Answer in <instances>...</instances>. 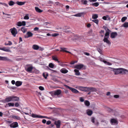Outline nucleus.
<instances>
[{"label":"nucleus","mask_w":128,"mask_h":128,"mask_svg":"<svg viewBox=\"0 0 128 128\" xmlns=\"http://www.w3.org/2000/svg\"><path fill=\"white\" fill-rule=\"evenodd\" d=\"M103 28L106 31V33L105 34L104 38L103 40V41L104 42L110 45L111 44V42L108 40V38H109L110 33L111 32V31L106 26H104L103 27Z\"/></svg>","instance_id":"1"},{"label":"nucleus","mask_w":128,"mask_h":128,"mask_svg":"<svg viewBox=\"0 0 128 128\" xmlns=\"http://www.w3.org/2000/svg\"><path fill=\"white\" fill-rule=\"evenodd\" d=\"M19 100V97L16 96H12L6 97L5 99L2 100V102L4 103H6L11 101H18Z\"/></svg>","instance_id":"2"},{"label":"nucleus","mask_w":128,"mask_h":128,"mask_svg":"<svg viewBox=\"0 0 128 128\" xmlns=\"http://www.w3.org/2000/svg\"><path fill=\"white\" fill-rule=\"evenodd\" d=\"M50 94L52 96H58L61 93V90H58L56 91L51 92Z\"/></svg>","instance_id":"3"},{"label":"nucleus","mask_w":128,"mask_h":128,"mask_svg":"<svg viewBox=\"0 0 128 128\" xmlns=\"http://www.w3.org/2000/svg\"><path fill=\"white\" fill-rule=\"evenodd\" d=\"M64 86L66 88H68L70 90H71L73 92L76 94H77L79 92V91H78L75 88L70 87L69 86H68L67 85L65 84L64 85Z\"/></svg>","instance_id":"4"},{"label":"nucleus","mask_w":128,"mask_h":128,"mask_svg":"<svg viewBox=\"0 0 128 128\" xmlns=\"http://www.w3.org/2000/svg\"><path fill=\"white\" fill-rule=\"evenodd\" d=\"M32 116L34 118H46L48 119H50V118L46 116H39L38 115H36L34 114H32Z\"/></svg>","instance_id":"5"},{"label":"nucleus","mask_w":128,"mask_h":128,"mask_svg":"<svg viewBox=\"0 0 128 128\" xmlns=\"http://www.w3.org/2000/svg\"><path fill=\"white\" fill-rule=\"evenodd\" d=\"M10 30L11 31V32L12 35L14 37H15L16 34L18 33L17 30L15 28H11L10 29Z\"/></svg>","instance_id":"6"},{"label":"nucleus","mask_w":128,"mask_h":128,"mask_svg":"<svg viewBox=\"0 0 128 128\" xmlns=\"http://www.w3.org/2000/svg\"><path fill=\"white\" fill-rule=\"evenodd\" d=\"M0 60L4 61H7L11 62H12V60L8 58L7 57H6L0 56Z\"/></svg>","instance_id":"7"},{"label":"nucleus","mask_w":128,"mask_h":128,"mask_svg":"<svg viewBox=\"0 0 128 128\" xmlns=\"http://www.w3.org/2000/svg\"><path fill=\"white\" fill-rule=\"evenodd\" d=\"M118 34L116 32H112L110 34V37L112 38H115L117 36Z\"/></svg>","instance_id":"8"},{"label":"nucleus","mask_w":128,"mask_h":128,"mask_svg":"<svg viewBox=\"0 0 128 128\" xmlns=\"http://www.w3.org/2000/svg\"><path fill=\"white\" fill-rule=\"evenodd\" d=\"M121 68H114L113 70V71L114 73L115 74H120Z\"/></svg>","instance_id":"9"},{"label":"nucleus","mask_w":128,"mask_h":128,"mask_svg":"<svg viewBox=\"0 0 128 128\" xmlns=\"http://www.w3.org/2000/svg\"><path fill=\"white\" fill-rule=\"evenodd\" d=\"M84 66V65L83 64H80L76 65L75 66L74 68L77 69V70H80Z\"/></svg>","instance_id":"10"},{"label":"nucleus","mask_w":128,"mask_h":128,"mask_svg":"<svg viewBox=\"0 0 128 128\" xmlns=\"http://www.w3.org/2000/svg\"><path fill=\"white\" fill-rule=\"evenodd\" d=\"M10 126L11 128H15L18 126V122H13L10 124Z\"/></svg>","instance_id":"11"},{"label":"nucleus","mask_w":128,"mask_h":128,"mask_svg":"<svg viewBox=\"0 0 128 128\" xmlns=\"http://www.w3.org/2000/svg\"><path fill=\"white\" fill-rule=\"evenodd\" d=\"M26 35L24 36V37L25 38H28L32 37L33 35V34L30 32H28L26 33Z\"/></svg>","instance_id":"12"},{"label":"nucleus","mask_w":128,"mask_h":128,"mask_svg":"<svg viewBox=\"0 0 128 128\" xmlns=\"http://www.w3.org/2000/svg\"><path fill=\"white\" fill-rule=\"evenodd\" d=\"M55 124L57 128H60V120H58L57 122H55Z\"/></svg>","instance_id":"13"},{"label":"nucleus","mask_w":128,"mask_h":128,"mask_svg":"<svg viewBox=\"0 0 128 128\" xmlns=\"http://www.w3.org/2000/svg\"><path fill=\"white\" fill-rule=\"evenodd\" d=\"M70 27L67 26H65L64 27L63 29V31L65 32L66 33H68L70 32L68 30V29L70 28Z\"/></svg>","instance_id":"14"},{"label":"nucleus","mask_w":128,"mask_h":128,"mask_svg":"<svg viewBox=\"0 0 128 128\" xmlns=\"http://www.w3.org/2000/svg\"><path fill=\"white\" fill-rule=\"evenodd\" d=\"M125 71L128 72V71L125 69L121 68L120 74H125L126 73Z\"/></svg>","instance_id":"15"},{"label":"nucleus","mask_w":128,"mask_h":128,"mask_svg":"<svg viewBox=\"0 0 128 128\" xmlns=\"http://www.w3.org/2000/svg\"><path fill=\"white\" fill-rule=\"evenodd\" d=\"M22 84V82L19 81L16 82L15 83V85L17 86H21Z\"/></svg>","instance_id":"16"},{"label":"nucleus","mask_w":128,"mask_h":128,"mask_svg":"<svg viewBox=\"0 0 128 128\" xmlns=\"http://www.w3.org/2000/svg\"><path fill=\"white\" fill-rule=\"evenodd\" d=\"M93 113V112L92 110L88 109L86 110V114L89 116H91Z\"/></svg>","instance_id":"17"},{"label":"nucleus","mask_w":128,"mask_h":128,"mask_svg":"<svg viewBox=\"0 0 128 128\" xmlns=\"http://www.w3.org/2000/svg\"><path fill=\"white\" fill-rule=\"evenodd\" d=\"M26 3V2H19L17 1L16 2V4L19 6H21L24 5Z\"/></svg>","instance_id":"18"},{"label":"nucleus","mask_w":128,"mask_h":128,"mask_svg":"<svg viewBox=\"0 0 128 128\" xmlns=\"http://www.w3.org/2000/svg\"><path fill=\"white\" fill-rule=\"evenodd\" d=\"M60 72L62 73L66 74L68 72V70L65 68H63L60 70Z\"/></svg>","instance_id":"19"},{"label":"nucleus","mask_w":128,"mask_h":128,"mask_svg":"<svg viewBox=\"0 0 128 128\" xmlns=\"http://www.w3.org/2000/svg\"><path fill=\"white\" fill-rule=\"evenodd\" d=\"M60 49L61 50H60V52H66L67 53H69L70 54H71V52L68 51L66 50H65L66 49V48H60Z\"/></svg>","instance_id":"20"},{"label":"nucleus","mask_w":128,"mask_h":128,"mask_svg":"<svg viewBox=\"0 0 128 128\" xmlns=\"http://www.w3.org/2000/svg\"><path fill=\"white\" fill-rule=\"evenodd\" d=\"M74 71L75 72V74L76 76H80V73L79 72V70L77 69H75Z\"/></svg>","instance_id":"21"},{"label":"nucleus","mask_w":128,"mask_h":128,"mask_svg":"<svg viewBox=\"0 0 128 128\" xmlns=\"http://www.w3.org/2000/svg\"><path fill=\"white\" fill-rule=\"evenodd\" d=\"M36 11L40 13L42 12V10L39 8L38 7H36L35 8Z\"/></svg>","instance_id":"22"},{"label":"nucleus","mask_w":128,"mask_h":128,"mask_svg":"<svg viewBox=\"0 0 128 128\" xmlns=\"http://www.w3.org/2000/svg\"><path fill=\"white\" fill-rule=\"evenodd\" d=\"M85 87L82 86H79L78 87V88L80 90L82 91L85 92Z\"/></svg>","instance_id":"23"},{"label":"nucleus","mask_w":128,"mask_h":128,"mask_svg":"<svg viewBox=\"0 0 128 128\" xmlns=\"http://www.w3.org/2000/svg\"><path fill=\"white\" fill-rule=\"evenodd\" d=\"M52 58L53 60L57 61L58 62H60L58 61L57 56H52Z\"/></svg>","instance_id":"24"},{"label":"nucleus","mask_w":128,"mask_h":128,"mask_svg":"<svg viewBox=\"0 0 128 128\" xmlns=\"http://www.w3.org/2000/svg\"><path fill=\"white\" fill-rule=\"evenodd\" d=\"M32 48L34 50H38L39 48V47L38 45L34 44Z\"/></svg>","instance_id":"25"},{"label":"nucleus","mask_w":128,"mask_h":128,"mask_svg":"<svg viewBox=\"0 0 128 128\" xmlns=\"http://www.w3.org/2000/svg\"><path fill=\"white\" fill-rule=\"evenodd\" d=\"M21 30L23 33H25L27 31L26 28H25L24 27H22L21 29Z\"/></svg>","instance_id":"26"},{"label":"nucleus","mask_w":128,"mask_h":128,"mask_svg":"<svg viewBox=\"0 0 128 128\" xmlns=\"http://www.w3.org/2000/svg\"><path fill=\"white\" fill-rule=\"evenodd\" d=\"M33 69V67L32 66H30L28 67L26 70V71L28 72H31Z\"/></svg>","instance_id":"27"},{"label":"nucleus","mask_w":128,"mask_h":128,"mask_svg":"<svg viewBox=\"0 0 128 128\" xmlns=\"http://www.w3.org/2000/svg\"><path fill=\"white\" fill-rule=\"evenodd\" d=\"M90 90L91 92H95L97 90L96 88L92 87H90Z\"/></svg>","instance_id":"28"},{"label":"nucleus","mask_w":128,"mask_h":128,"mask_svg":"<svg viewBox=\"0 0 128 128\" xmlns=\"http://www.w3.org/2000/svg\"><path fill=\"white\" fill-rule=\"evenodd\" d=\"M12 118L14 119H16L17 120H20V118L18 116H12Z\"/></svg>","instance_id":"29"},{"label":"nucleus","mask_w":128,"mask_h":128,"mask_svg":"<svg viewBox=\"0 0 128 128\" xmlns=\"http://www.w3.org/2000/svg\"><path fill=\"white\" fill-rule=\"evenodd\" d=\"M84 14V12H81L80 13L78 14H76L75 15V16H78V17H80L81 16L82 14Z\"/></svg>","instance_id":"30"},{"label":"nucleus","mask_w":128,"mask_h":128,"mask_svg":"<svg viewBox=\"0 0 128 128\" xmlns=\"http://www.w3.org/2000/svg\"><path fill=\"white\" fill-rule=\"evenodd\" d=\"M84 103L85 105L87 106H89L90 104V102L87 100H86L85 101Z\"/></svg>","instance_id":"31"},{"label":"nucleus","mask_w":128,"mask_h":128,"mask_svg":"<svg viewBox=\"0 0 128 128\" xmlns=\"http://www.w3.org/2000/svg\"><path fill=\"white\" fill-rule=\"evenodd\" d=\"M91 5L92 6H95V7H97L99 5V4L98 2H96L94 3H92V4Z\"/></svg>","instance_id":"32"},{"label":"nucleus","mask_w":128,"mask_h":128,"mask_svg":"<svg viewBox=\"0 0 128 128\" xmlns=\"http://www.w3.org/2000/svg\"><path fill=\"white\" fill-rule=\"evenodd\" d=\"M98 17V15L96 14H94L92 15V18L93 19H96Z\"/></svg>","instance_id":"33"},{"label":"nucleus","mask_w":128,"mask_h":128,"mask_svg":"<svg viewBox=\"0 0 128 128\" xmlns=\"http://www.w3.org/2000/svg\"><path fill=\"white\" fill-rule=\"evenodd\" d=\"M81 2L82 3L84 4H87L88 2V1L86 0H81Z\"/></svg>","instance_id":"34"},{"label":"nucleus","mask_w":128,"mask_h":128,"mask_svg":"<svg viewBox=\"0 0 128 128\" xmlns=\"http://www.w3.org/2000/svg\"><path fill=\"white\" fill-rule=\"evenodd\" d=\"M8 43H5L4 44L6 46H8V45H9V46H10L12 44V42L10 41H8Z\"/></svg>","instance_id":"35"},{"label":"nucleus","mask_w":128,"mask_h":128,"mask_svg":"<svg viewBox=\"0 0 128 128\" xmlns=\"http://www.w3.org/2000/svg\"><path fill=\"white\" fill-rule=\"evenodd\" d=\"M8 4L10 6H12L14 4V2L12 1H10L9 2Z\"/></svg>","instance_id":"36"},{"label":"nucleus","mask_w":128,"mask_h":128,"mask_svg":"<svg viewBox=\"0 0 128 128\" xmlns=\"http://www.w3.org/2000/svg\"><path fill=\"white\" fill-rule=\"evenodd\" d=\"M110 122L112 123H116L117 122V120L114 119H112L110 120Z\"/></svg>","instance_id":"37"},{"label":"nucleus","mask_w":128,"mask_h":128,"mask_svg":"<svg viewBox=\"0 0 128 128\" xmlns=\"http://www.w3.org/2000/svg\"><path fill=\"white\" fill-rule=\"evenodd\" d=\"M123 26L124 28H127L128 27V22H126L123 24Z\"/></svg>","instance_id":"38"},{"label":"nucleus","mask_w":128,"mask_h":128,"mask_svg":"<svg viewBox=\"0 0 128 128\" xmlns=\"http://www.w3.org/2000/svg\"><path fill=\"white\" fill-rule=\"evenodd\" d=\"M97 50L101 54H102V50L99 48H98L97 49Z\"/></svg>","instance_id":"39"},{"label":"nucleus","mask_w":128,"mask_h":128,"mask_svg":"<svg viewBox=\"0 0 128 128\" xmlns=\"http://www.w3.org/2000/svg\"><path fill=\"white\" fill-rule=\"evenodd\" d=\"M92 21L96 23L97 24H98L99 21L98 19H95L94 20H92Z\"/></svg>","instance_id":"40"},{"label":"nucleus","mask_w":128,"mask_h":128,"mask_svg":"<svg viewBox=\"0 0 128 128\" xmlns=\"http://www.w3.org/2000/svg\"><path fill=\"white\" fill-rule=\"evenodd\" d=\"M28 16V14H26L24 16V19L25 20H28L29 19Z\"/></svg>","instance_id":"41"},{"label":"nucleus","mask_w":128,"mask_h":128,"mask_svg":"<svg viewBox=\"0 0 128 128\" xmlns=\"http://www.w3.org/2000/svg\"><path fill=\"white\" fill-rule=\"evenodd\" d=\"M51 68H53L54 67V65L52 63H50L48 65Z\"/></svg>","instance_id":"42"},{"label":"nucleus","mask_w":128,"mask_h":128,"mask_svg":"<svg viewBox=\"0 0 128 128\" xmlns=\"http://www.w3.org/2000/svg\"><path fill=\"white\" fill-rule=\"evenodd\" d=\"M127 19V17L126 16H124L122 17L121 19V21L122 22H124Z\"/></svg>","instance_id":"43"},{"label":"nucleus","mask_w":128,"mask_h":128,"mask_svg":"<svg viewBox=\"0 0 128 128\" xmlns=\"http://www.w3.org/2000/svg\"><path fill=\"white\" fill-rule=\"evenodd\" d=\"M22 22L19 21L17 22L16 25L18 26H22Z\"/></svg>","instance_id":"44"},{"label":"nucleus","mask_w":128,"mask_h":128,"mask_svg":"<svg viewBox=\"0 0 128 128\" xmlns=\"http://www.w3.org/2000/svg\"><path fill=\"white\" fill-rule=\"evenodd\" d=\"M48 76V74H46L45 73H43V76L46 79L47 78V77Z\"/></svg>","instance_id":"45"},{"label":"nucleus","mask_w":128,"mask_h":128,"mask_svg":"<svg viewBox=\"0 0 128 128\" xmlns=\"http://www.w3.org/2000/svg\"><path fill=\"white\" fill-rule=\"evenodd\" d=\"M8 105L9 106H14V104L13 103L9 102L8 103Z\"/></svg>","instance_id":"46"},{"label":"nucleus","mask_w":128,"mask_h":128,"mask_svg":"<svg viewBox=\"0 0 128 128\" xmlns=\"http://www.w3.org/2000/svg\"><path fill=\"white\" fill-rule=\"evenodd\" d=\"M85 92H86L88 91H90V87H85Z\"/></svg>","instance_id":"47"},{"label":"nucleus","mask_w":128,"mask_h":128,"mask_svg":"<svg viewBox=\"0 0 128 128\" xmlns=\"http://www.w3.org/2000/svg\"><path fill=\"white\" fill-rule=\"evenodd\" d=\"M0 50L6 52H8V49H6L5 48H0Z\"/></svg>","instance_id":"48"},{"label":"nucleus","mask_w":128,"mask_h":128,"mask_svg":"<svg viewBox=\"0 0 128 128\" xmlns=\"http://www.w3.org/2000/svg\"><path fill=\"white\" fill-rule=\"evenodd\" d=\"M0 4H2L3 5H4V6H5L7 7H8V4L6 3H2V2H0Z\"/></svg>","instance_id":"49"},{"label":"nucleus","mask_w":128,"mask_h":128,"mask_svg":"<svg viewBox=\"0 0 128 128\" xmlns=\"http://www.w3.org/2000/svg\"><path fill=\"white\" fill-rule=\"evenodd\" d=\"M39 89L41 90H44V88L42 86H40L39 87Z\"/></svg>","instance_id":"50"},{"label":"nucleus","mask_w":128,"mask_h":128,"mask_svg":"<svg viewBox=\"0 0 128 128\" xmlns=\"http://www.w3.org/2000/svg\"><path fill=\"white\" fill-rule=\"evenodd\" d=\"M22 26H25L26 24V22L24 21H22Z\"/></svg>","instance_id":"51"},{"label":"nucleus","mask_w":128,"mask_h":128,"mask_svg":"<svg viewBox=\"0 0 128 128\" xmlns=\"http://www.w3.org/2000/svg\"><path fill=\"white\" fill-rule=\"evenodd\" d=\"M80 101L82 102H83L84 101V98L82 97H81L80 98Z\"/></svg>","instance_id":"52"},{"label":"nucleus","mask_w":128,"mask_h":128,"mask_svg":"<svg viewBox=\"0 0 128 128\" xmlns=\"http://www.w3.org/2000/svg\"><path fill=\"white\" fill-rule=\"evenodd\" d=\"M20 106V104L18 102H16L15 104V106L16 107H18Z\"/></svg>","instance_id":"53"},{"label":"nucleus","mask_w":128,"mask_h":128,"mask_svg":"<svg viewBox=\"0 0 128 128\" xmlns=\"http://www.w3.org/2000/svg\"><path fill=\"white\" fill-rule=\"evenodd\" d=\"M95 118L94 117L92 118L91 121L93 123L94 122Z\"/></svg>","instance_id":"54"},{"label":"nucleus","mask_w":128,"mask_h":128,"mask_svg":"<svg viewBox=\"0 0 128 128\" xmlns=\"http://www.w3.org/2000/svg\"><path fill=\"white\" fill-rule=\"evenodd\" d=\"M51 122L50 121L48 120L46 122V124L47 125H49L51 124Z\"/></svg>","instance_id":"55"},{"label":"nucleus","mask_w":128,"mask_h":128,"mask_svg":"<svg viewBox=\"0 0 128 128\" xmlns=\"http://www.w3.org/2000/svg\"><path fill=\"white\" fill-rule=\"evenodd\" d=\"M59 35L58 34H52V36L54 37H56L58 36Z\"/></svg>","instance_id":"56"},{"label":"nucleus","mask_w":128,"mask_h":128,"mask_svg":"<svg viewBox=\"0 0 128 128\" xmlns=\"http://www.w3.org/2000/svg\"><path fill=\"white\" fill-rule=\"evenodd\" d=\"M114 97L115 98H119V96L118 95H115L114 96Z\"/></svg>","instance_id":"57"},{"label":"nucleus","mask_w":128,"mask_h":128,"mask_svg":"<svg viewBox=\"0 0 128 128\" xmlns=\"http://www.w3.org/2000/svg\"><path fill=\"white\" fill-rule=\"evenodd\" d=\"M102 18L104 20H107V17L106 16H103V17H102Z\"/></svg>","instance_id":"58"},{"label":"nucleus","mask_w":128,"mask_h":128,"mask_svg":"<svg viewBox=\"0 0 128 128\" xmlns=\"http://www.w3.org/2000/svg\"><path fill=\"white\" fill-rule=\"evenodd\" d=\"M46 120L45 119H43L42 120V122L44 123V124H45L46 123Z\"/></svg>","instance_id":"59"},{"label":"nucleus","mask_w":128,"mask_h":128,"mask_svg":"<svg viewBox=\"0 0 128 128\" xmlns=\"http://www.w3.org/2000/svg\"><path fill=\"white\" fill-rule=\"evenodd\" d=\"M49 69L50 70H51V71H53V72H57V71L56 70H53L50 69V68H49Z\"/></svg>","instance_id":"60"},{"label":"nucleus","mask_w":128,"mask_h":128,"mask_svg":"<svg viewBox=\"0 0 128 128\" xmlns=\"http://www.w3.org/2000/svg\"><path fill=\"white\" fill-rule=\"evenodd\" d=\"M91 26V24H90L89 23L87 25V26L88 28H90V27Z\"/></svg>","instance_id":"61"},{"label":"nucleus","mask_w":128,"mask_h":128,"mask_svg":"<svg viewBox=\"0 0 128 128\" xmlns=\"http://www.w3.org/2000/svg\"><path fill=\"white\" fill-rule=\"evenodd\" d=\"M11 83L13 84H14L16 83L15 81L14 80H12V81Z\"/></svg>","instance_id":"62"},{"label":"nucleus","mask_w":128,"mask_h":128,"mask_svg":"<svg viewBox=\"0 0 128 128\" xmlns=\"http://www.w3.org/2000/svg\"><path fill=\"white\" fill-rule=\"evenodd\" d=\"M38 28L37 27H36L34 28V30H35L37 31L38 30Z\"/></svg>","instance_id":"63"},{"label":"nucleus","mask_w":128,"mask_h":128,"mask_svg":"<svg viewBox=\"0 0 128 128\" xmlns=\"http://www.w3.org/2000/svg\"><path fill=\"white\" fill-rule=\"evenodd\" d=\"M54 126V125L53 124H51L50 126H49V128H52Z\"/></svg>","instance_id":"64"}]
</instances>
